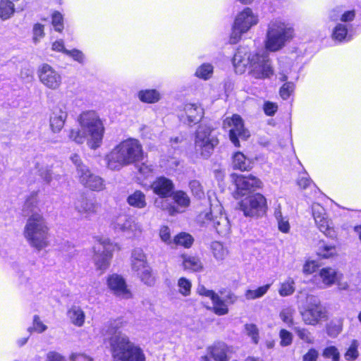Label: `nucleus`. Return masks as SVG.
<instances>
[{"label": "nucleus", "mask_w": 361, "mask_h": 361, "mask_svg": "<svg viewBox=\"0 0 361 361\" xmlns=\"http://www.w3.org/2000/svg\"><path fill=\"white\" fill-rule=\"evenodd\" d=\"M269 284L261 286L256 290H247L245 296L247 300H255L262 297L269 290Z\"/></svg>", "instance_id": "c03bdc74"}, {"label": "nucleus", "mask_w": 361, "mask_h": 361, "mask_svg": "<svg viewBox=\"0 0 361 361\" xmlns=\"http://www.w3.org/2000/svg\"><path fill=\"white\" fill-rule=\"evenodd\" d=\"M65 54L72 57L75 61L80 63H84L85 56L83 53L78 49H74L73 50H66Z\"/></svg>", "instance_id": "bf43d9fd"}, {"label": "nucleus", "mask_w": 361, "mask_h": 361, "mask_svg": "<svg viewBox=\"0 0 361 361\" xmlns=\"http://www.w3.org/2000/svg\"><path fill=\"white\" fill-rule=\"evenodd\" d=\"M74 207L79 214L84 215L85 217L95 214L97 209V204L84 195H80L76 199Z\"/></svg>", "instance_id": "393cba45"}, {"label": "nucleus", "mask_w": 361, "mask_h": 361, "mask_svg": "<svg viewBox=\"0 0 361 361\" xmlns=\"http://www.w3.org/2000/svg\"><path fill=\"white\" fill-rule=\"evenodd\" d=\"M302 321L307 325L315 326L320 321L326 319V310L321 303L320 300L313 295L307 296V305L300 311Z\"/></svg>", "instance_id": "6e6552de"}, {"label": "nucleus", "mask_w": 361, "mask_h": 361, "mask_svg": "<svg viewBox=\"0 0 361 361\" xmlns=\"http://www.w3.org/2000/svg\"><path fill=\"white\" fill-rule=\"evenodd\" d=\"M143 158V150L140 142L133 138L122 141L106 156L107 167L114 171H118L141 161Z\"/></svg>", "instance_id": "7ed1b4c3"}, {"label": "nucleus", "mask_w": 361, "mask_h": 361, "mask_svg": "<svg viewBox=\"0 0 361 361\" xmlns=\"http://www.w3.org/2000/svg\"><path fill=\"white\" fill-rule=\"evenodd\" d=\"M55 159L53 158H45L41 163H37V169L39 176L47 184H49L53 179V168Z\"/></svg>", "instance_id": "a878e982"}, {"label": "nucleus", "mask_w": 361, "mask_h": 361, "mask_svg": "<svg viewBox=\"0 0 361 361\" xmlns=\"http://www.w3.org/2000/svg\"><path fill=\"white\" fill-rule=\"evenodd\" d=\"M37 75L39 81L49 90H57L62 85L61 74L47 63L39 68Z\"/></svg>", "instance_id": "dca6fc26"}, {"label": "nucleus", "mask_w": 361, "mask_h": 361, "mask_svg": "<svg viewBox=\"0 0 361 361\" xmlns=\"http://www.w3.org/2000/svg\"><path fill=\"white\" fill-rule=\"evenodd\" d=\"M240 208L245 216L259 217L266 213L267 200L262 195L257 193L243 200Z\"/></svg>", "instance_id": "9b49d317"}, {"label": "nucleus", "mask_w": 361, "mask_h": 361, "mask_svg": "<svg viewBox=\"0 0 361 361\" xmlns=\"http://www.w3.org/2000/svg\"><path fill=\"white\" fill-rule=\"evenodd\" d=\"M341 275L334 268L324 267L321 269L314 278L315 280L321 281L324 288H329L337 283Z\"/></svg>", "instance_id": "5701e85b"}, {"label": "nucleus", "mask_w": 361, "mask_h": 361, "mask_svg": "<svg viewBox=\"0 0 361 361\" xmlns=\"http://www.w3.org/2000/svg\"><path fill=\"white\" fill-rule=\"evenodd\" d=\"M312 211L314 222L319 231L329 238L336 237V231L332 226V222L328 218L324 208L318 203H314L312 206Z\"/></svg>", "instance_id": "f3484780"}, {"label": "nucleus", "mask_w": 361, "mask_h": 361, "mask_svg": "<svg viewBox=\"0 0 361 361\" xmlns=\"http://www.w3.org/2000/svg\"><path fill=\"white\" fill-rule=\"evenodd\" d=\"M190 189L192 193L198 198H202L204 196V191L200 183L198 180H193L189 183Z\"/></svg>", "instance_id": "5fc2aeb1"}, {"label": "nucleus", "mask_w": 361, "mask_h": 361, "mask_svg": "<svg viewBox=\"0 0 361 361\" xmlns=\"http://www.w3.org/2000/svg\"><path fill=\"white\" fill-rule=\"evenodd\" d=\"M179 292L184 296H188L190 294L191 282L186 278L182 277L178 281Z\"/></svg>", "instance_id": "3c124183"}, {"label": "nucleus", "mask_w": 361, "mask_h": 361, "mask_svg": "<svg viewBox=\"0 0 361 361\" xmlns=\"http://www.w3.org/2000/svg\"><path fill=\"white\" fill-rule=\"evenodd\" d=\"M218 144L219 140L210 126L202 124L199 126L195 138V149L197 154L202 158L207 159Z\"/></svg>", "instance_id": "423d86ee"}, {"label": "nucleus", "mask_w": 361, "mask_h": 361, "mask_svg": "<svg viewBox=\"0 0 361 361\" xmlns=\"http://www.w3.org/2000/svg\"><path fill=\"white\" fill-rule=\"evenodd\" d=\"M71 361H93V359L84 354L73 353L70 356Z\"/></svg>", "instance_id": "774afa93"}, {"label": "nucleus", "mask_w": 361, "mask_h": 361, "mask_svg": "<svg viewBox=\"0 0 361 361\" xmlns=\"http://www.w3.org/2000/svg\"><path fill=\"white\" fill-rule=\"evenodd\" d=\"M174 202L182 208H187L190 204V199L188 195L183 190L173 192L171 195Z\"/></svg>", "instance_id": "e433bc0d"}, {"label": "nucleus", "mask_w": 361, "mask_h": 361, "mask_svg": "<svg viewBox=\"0 0 361 361\" xmlns=\"http://www.w3.org/2000/svg\"><path fill=\"white\" fill-rule=\"evenodd\" d=\"M221 205L212 208L209 213L204 214L202 223L214 228L219 235L226 236L230 233L231 224L226 214L221 212Z\"/></svg>", "instance_id": "9d476101"}, {"label": "nucleus", "mask_w": 361, "mask_h": 361, "mask_svg": "<svg viewBox=\"0 0 361 361\" xmlns=\"http://www.w3.org/2000/svg\"><path fill=\"white\" fill-rule=\"evenodd\" d=\"M151 188L154 194L160 197H171L173 190V182L164 176H160L156 178L151 185Z\"/></svg>", "instance_id": "4be33fe9"}, {"label": "nucleus", "mask_w": 361, "mask_h": 361, "mask_svg": "<svg viewBox=\"0 0 361 361\" xmlns=\"http://www.w3.org/2000/svg\"><path fill=\"white\" fill-rule=\"evenodd\" d=\"M45 361H67L65 356L56 351H49L46 355Z\"/></svg>", "instance_id": "e2e57ef3"}, {"label": "nucleus", "mask_w": 361, "mask_h": 361, "mask_svg": "<svg viewBox=\"0 0 361 361\" xmlns=\"http://www.w3.org/2000/svg\"><path fill=\"white\" fill-rule=\"evenodd\" d=\"M234 183L235 185V197H242L249 193L255 191L257 189L262 187V181L253 176H245L242 175L235 176Z\"/></svg>", "instance_id": "a211bd4d"}, {"label": "nucleus", "mask_w": 361, "mask_h": 361, "mask_svg": "<svg viewBox=\"0 0 361 361\" xmlns=\"http://www.w3.org/2000/svg\"><path fill=\"white\" fill-rule=\"evenodd\" d=\"M70 159L76 167L80 183L92 190L99 191L104 188V180L89 170L88 167L82 163L78 154H72Z\"/></svg>", "instance_id": "0eeeda50"}, {"label": "nucleus", "mask_w": 361, "mask_h": 361, "mask_svg": "<svg viewBox=\"0 0 361 361\" xmlns=\"http://www.w3.org/2000/svg\"><path fill=\"white\" fill-rule=\"evenodd\" d=\"M112 227L116 232L125 233L129 237L140 235L142 231V226L133 217L124 214L114 219Z\"/></svg>", "instance_id": "2eb2a0df"}, {"label": "nucleus", "mask_w": 361, "mask_h": 361, "mask_svg": "<svg viewBox=\"0 0 361 361\" xmlns=\"http://www.w3.org/2000/svg\"><path fill=\"white\" fill-rule=\"evenodd\" d=\"M149 266L147 256L143 250L140 247L134 248L131 253V268L133 271H140V269Z\"/></svg>", "instance_id": "bb28decb"}, {"label": "nucleus", "mask_w": 361, "mask_h": 361, "mask_svg": "<svg viewBox=\"0 0 361 361\" xmlns=\"http://www.w3.org/2000/svg\"><path fill=\"white\" fill-rule=\"evenodd\" d=\"M127 322L122 318L110 322L106 334L114 361H145L142 349L123 332Z\"/></svg>", "instance_id": "f257e3e1"}, {"label": "nucleus", "mask_w": 361, "mask_h": 361, "mask_svg": "<svg viewBox=\"0 0 361 361\" xmlns=\"http://www.w3.org/2000/svg\"><path fill=\"white\" fill-rule=\"evenodd\" d=\"M33 329L38 333H42L47 330V326L44 324L39 319L38 315H35L33 318Z\"/></svg>", "instance_id": "69168bd1"}, {"label": "nucleus", "mask_w": 361, "mask_h": 361, "mask_svg": "<svg viewBox=\"0 0 361 361\" xmlns=\"http://www.w3.org/2000/svg\"><path fill=\"white\" fill-rule=\"evenodd\" d=\"M204 110L202 106L196 104H186L184 106V114L181 118L189 125L198 123L203 117Z\"/></svg>", "instance_id": "b1692460"}, {"label": "nucleus", "mask_w": 361, "mask_h": 361, "mask_svg": "<svg viewBox=\"0 0 361 361\" xmlns=\"http://www.w3.org/2000/svg\"><path fill=\"white\" fill-rule=\"evenodd\" d=\"M360 343L357 340L353 339L348 348L344 357L347 361H355L359 356L358 347Z\"/></svg>", "instance_id": "ea45409f"}, {"label": "nucleus", "mask_w": 361, "mask_h": 361, "mask_svg": "<svg viewBox=\"0 0 361 361\" xmlns=\"http://www.w3.org/2000/svg\"><path fill=\"white\" fill-rule=\"evenodd\" d=\"M15 13L14 4L11 0L0 1V18L6 20L11 18Z\"/></svg>", "instance_id": "f704fd0d"}, {"label": "nucleus", "mask_w": 361, "mask_h": 361, "mask_svg": "<svg viewBox=\"0 0 361 361\" xmlns=\"http://www.w3.org/2000/svg\"><path fill=\"white\" fill-rule=\"evenodd\" d=\"M293 82L285 83L280 89V95L283 99H288L294 90Z\"/></svg>", "instance_id": "13d9d810"}, {"label": "nucleus", "mask_w": 361, "mask_h": 361, "mask_svg": "<svg viewBox=\"0 0 361 361\" xmlns=\"http://www.w3.org/2000/svg\"><path fill=\"white\" fill-rule=\"evenodd\" d=\"M127 202L132 207L142 209L147 206L145 195L140 190H136L127 198Z\"/></svg>", "instance_id": "7c9ffc66"}, {"label": "nucleus", "mask_w": 361, "mask_h": 361, "mask_svg": "<svg viewBox=\"0 0 361 361\" xmlns=\"http://www.w3.org/2000/svg\"><path fill=\"white\" fill-rule=\"evenodd\" d=\"M250 69V73L256 79L268 78L274 74V69L268 54L265 51H263L262 54H252V62Z\"/></svg>", "instance_id": "f8f14e48"}, {"label": "nucleus", "mask_w": 361, "mask_h": 361, "mask_svg": "<svg viewBox=\"0 0 361 361\" xmlns=\"http://www.w3.org/2000/svg\"><path fill=\"white\" fill-rule=\"evenodd\" d=\"M257 22V16L253 13L252 11L249 8H245L235 18L230 42L231 44L237 43L240 39L241 35L249 30L252 26L256 25Z\"/></svg>", "instance_id": "1a4fd4ad"}, {"label": "nucleus", "mask_w": 361, "mask_h": 361, "mask_svg": "<svg viewBox=\"0 0 361 361\" xmlns=\"http://www.w3.org/2000/svg\"><path fill=\"white\" fill-rule=\"evenodd\" d=\"M183 264L185 269H190L194 271H200L202 268L200 259L194 256H183Z\"/></svg>", "instance_id": "c9c22d12"}, {"label": "nucleus", "mask_w": 361, "mask_h": 361, "mask_svg": "<svg viewBox=\"0 0 361 361\" xmlns=\"http://www.w3.org/2000/svg\"><path fill=\"white\" fill-rule=\"evenodd\" d=\"M107 286L113 294L121 299L128 300L133 293L128 288L125 279L120 275L112 274L107 278Z\"/></svg>", "instance_id": "6ab92c4d"}, {"label": "nucleus", "mask_w": 361, "mask_h": 361, "mask_svg": "<svg viewBox=\"0 0 361 361\" xmlns=\"http://www.w3.org/2000/svg\"><path fill=\"white\" fill-rule=\"evenodd\" d=\"M137 277L147 286H152L154 284L155 279L152 275L149 266L135 271Z\"/></svg>", "instance_id": "4c0bfd02"}, {"label": "nucleus", "mask_w": 361, "mask_h": 361, "mask_svg": "<svg viewBox=\"0 0 361 361\" xmlns=\"http://www.w3.org/2000/svg\"><path fill=\"white\" fill-rule=\"evenodd\" d=\"M213 73V66L209 63H204L196 71L195 75L200 78L207 80Z\"/></svg>", "instance_id": "de8ad7c7"}, {"label": "nucleus", "mask_w": 361, "mask_h": 361, "mask_svg": "<svg viewBox=\"0 0 361 361\" xmlns=\"http://www.w3.org/2000/svg\"><path fill=\"white\" fill-rule=\"evenodd\" d=\"M336 253V247L322 244L318 250V255L323 258H329Z\"/></svg>", "instance_id": "8fccbe9b"}, {"label": "nucleus", "mask_w": 361, "mask_h": 361, "mask_svg": "<svg viewBox=\"0 0 361 361\" xmlns=\"http://www.w3.org/2000/svg\"><path fill=\"white\" fill-rule=\"evenodd\" d=\"M295 313V310L293 307H288L283 308L280 314L279 317L286 324H288V326H292L294 325L293 322V314Z\"/></svg>", "instance_id": "49530a36"}, {"label": "nucleus", "mask_w": 361, "mask_h": 361, "mask_svg": "<svg viewBox=\"0 0 361 361\" xmlns=\"http://www.w3.org/2000/svg\"><path fill=\"white\" fill-rule=\"evenodd\" d=\"M52 25L57 32H61L63 25V16L59 12H54L52 15Z\"/></svg>", "instance_id": "6e6d98bb"}, {"label": "nucleus", "mask_w": 361, "mask_h": 361, "mask_svg": "<svg viewBox=\"0 0 361 361\" xmlns=\"http://www.w3.org/2000/svg\"><path fill=\"white\" fill-rule=\"evenodd\" d=\"M212 249L213 255L217 260H224L228 255L227 249L219 242H214L212 244Z\"/></svg>", "instance_id": "37998d69"}, {"label": "nucleus", "mask_w": 361, "mask_h": 361, "mask_svg": "<svg viewBox=\"0 0 361 361\" xmlns=\"http://www.w3.org/2000/svg\"><path fill=\"white\" fill-rule=\"evenodd\" d=\"M193 241L194 239L192 235L186 233L178 234L173 240L176 245H182L186 248L190 247L192 245Z\"/></svg>", "instance_id": "79ce46f5"}, {"label": "nucleus", "mask_w": 361, "mask_h": 361, "mask_svg": "<svg viewBox=\"0 0 361 361\" xmlns=\"http://www.w3.org/2000/svg\"><path fill=\"white\" fill-rule=\"evenodd\" d=\"M22 212L23 216H32L35 214H42L38 207V201L35 195H31L25 201Z\"/></svg>", "instance_id": "cd10ccee"}, {"label": "nucleus", "mask_w": 361, "mask_h": 361, "mask_svg": "<svg viewBox=\"0 0 361 361\" xmlns=\"http://www.w3.org/2000/svg\"><path fill=\"white\" fill-rule=\"evenodd\" d=\"M224 128H228L229 137L235 147H240L239 139L245 140L250 137L249 131L245 128L242 118L233 115L224 121Z\"/></svg>", "instance_id": "4468645a"}, {"label": "nucleus", "mask_w": 361, "mask_h": 361, "mask_svg": "<svg viewBox=\"0 0 361 361\" xmlns=\"http://www.w3.org/2000/svg\"><path fill=\"white\" fill-rule=\"evenodd\" d=\"M252 62V54H250L247 47H240L235 51L233 58V64L235 72L240 74L245 71L247 66H251Z\"/></svg>", "instance_id": "412c9836"}, {"label": "nucleus", "mask_w": 361, "mask_h": 361, "mask_svg": "<svg viewBox=\"0 0 361 361\" xmlns=\"http://www.w3.org/2000/svg\"><path fill=\"white\" fill-rule=\"evenodd\" d=\"M214 312L219 316L225 315L228 312V308L225 302L216 294L212 299Z\"/></svg>", "instance_id": "58836bf2"}, {"label": "nucleus", "mask_w": 361, "mask_h": 361, "mask_svg": "<svg viewBox=\"0 0 361 361\" xmlns=\"http://www.w3.org/2000/svg\"><path fill=\"white\" fill-rule=\"evenodd\" d=\"M355 18V11L354 10L351 11H346L343 12L341 11L340 20L342 23H344L343 24H348V23L352 22Z\"/></svg>", "instance_id": "680f3d73"}, {"label": "nucleus", "mask_w": 361, "mask_h": 361, "mask_svg": "<svg viewBox=\"0 0 361 361\" xmlns=\"http://www.w3.org/2000/svg\"><path fill=\"white\" fill-rule=\"evenodd\" d=\"M293 29L284 23L275 20L269 23L267 33L266 47L271 51L281 49L293 36Z\"/></svg>", "instance_id": "39448f33"}, {"label": "nucleus", "mask_w": 361, "mask_h": 361, "mask_svg": "<svg viewBox=\"0 0 361 361\" xmlns=\"http://www.w3.org/2000/svg\"><path fill=\"white\" fill-rule=\"evenodd\" d=\"M215 361H228V346L224 343H218L208 348Z\"/></svg>", "instance_id": "c85d7f7f"}, {"label": "nucleus", "mask_w": 361, "mask_h": 361, "mask_svg": "<svg viewBox=\"0 0 361 361\" xmlns=\"http://www.w3.org/2000/svg\"><path fill=\"white\" fill-rule=\"evenodd\" d=\"M32 41L37 44L44 37V25L40 23H36L32 29Z\"/></svg>", "instance_id": "603ef678"}, {"label": "nucleus", "mask_w": 361, "mask_h": 361, "mask_svg": "<svg viewBox=\"0 0 361 361\" xmlns=\"http://www.w3.org/2000/svg\"><path fill=\"white\" fill-rule=\"evenodd\" d=\"M281 345L282 346L290 345L293 341V335L286 329H281L279 333Z\"/></svg>", "instance_id": "4d7b16f0"}, {"label": "nucleus", "mask_w": 361, "mask_h": 361, "mask_svg": "<svg viewBox=\"0 0 361 361\" xmlns=\"http://www.w3.org/2000/svg\"><path fill=\"white\" fill-rule=\"evenodd\" d=\"M322 355L326 358H331L333 361H339L340 360V353L335 346L326 348L322 353Z\"/></svg>", "instance_id": "864d4df0"}, {"label": "nucleus", "mask_w": 361, "mask_h": 361, "mask_svg": "<svg viewBox=\"0 0 361 361\" xmlns=\"http://www.w3.org/2000/svg\"><path fill=\"white\" fill-rule=\"evenodd\" d=\"M115 247L116 245L107 239L99 240L94 245V255L93 259L97 269L104 271L109 267L112 252Z\"/></svg>", "instance_id": "ddd939ff"}, {"label": "nucleus", "mask_w": 361, "mask_h": 361, "mask_svg": "<svg viewBox=\"0 0 361 361\" xmlns=\"http://www.w3.org/2000/svg\"><path fill=\"white\" fill-rule=\"evenodd\" d=\"M159 237L166 244H171L173 241L171 238V232L168 226H164L159 230Z\"/></svg>", "instance_id": "052dcab7"}, {"label": "nucleus", "mask_w": 361, "mask_h": 361, "mask_svg": "<svg viewBox=\"0 0 361 361\" xmlns=\"http://www.w3.org/2000/svg\"><path fill=\"white\" fill-rule=\"evenodd\" d=\"M245 334L252 339L255 344L259 341V331L255 324H246L245 325Z\"/></svg>", "instance_id": "a18cd8bd"}, {"label": "nucleus", "mask_w": 361, "mask_h": 361, "mask_svg": "<svg viewBox=\"0 0 361 361\" xmlns=\"http://www.w3.org/2000/svg\"><path fill=\"white\" fill-rule=\"evenodd\" d=\"M49 228L43 214H35L27 219L23 235L30 247L41 251L49 245Z\"/></svg>", "instance_id": "20e7f679"}, {"label": "nucleus", "mask_w": 361, "mask_h": 361, "mask_svg": "<svg viewBox=\"0 0 361 361\" xmlns=\"http://www.w3.org/2000/svg\"><path fill=\"white\" fill-rule=\"evenodd\" d=\"M319 352L314 348H310L302 357V361H317Z\"/></svg>", "instance_id": "0e129e2a"}, {"label": "nucleus", "mask_w": 361, "mask_h": 361, "mask_svg": "<svg viewBox=\"0 0 361 361\" xmlns=\"http://www.w3.org/2000/svg\"><path fill=\"white\" fill-rule=\"evenodd\" d=\"M293 330L295 331L298 336L305 343L312 344L314 342V337L307 329L305 328L295 326L293 328Z\"/></svg>", "instance_id": "09e8293b"}, {"label": "nucleus", "mask_w": 361, "mask_h": 361, "mask_svg": "<svg viewBox=\"0 0 361 361\" xmlns=\"http://www.w3.org/2000/svg\"><path fill=\"white\" fill-rule=\"evenodd\" d=\"M348 24L338 23L333 30L332 38L338 42L350 40V35L348 33Z\"/></svg>", "instance_id": "473e14b6"}, {"label": "nucleus", "mask_w": 361, "mask_h": 361, "mask_svg": "<svg viewBox=\"0 0 361 361\" xmlns=\"http://www.w3.org/2000/svg\"><path fill=\"white\" fill-rule=\"evenodd\" d=\"M138 98L142 102L152 104L159 102L161 97L156 90H145L138 92Z\"/></svg>", "instance_id": "72a5a7b5"}, {"label": "nucleus", "mask_w": 361, "mask_h": 361, "mask_svg": "<svg viewBox=\"0 0 361 361\" xmlns=\"http://www.w3.org/2000/svg\"><path fill=\"white\" fill-rule=\"evenodd\" d=\"M67 315L70 319L71 323L75 326L78 327H81L83 326L85 319V314L80 307H71L68 310Z\"/></svg>", "instance_id": "c756f323"}, {"label": "nucleus", "mask_w": 361, "mask_h": 361, "mask_svg": "<svg viewBox=\"0 0 361 361\" xmlns=\"http://www.w3.org/2000/svg\"><path fill=\"white\" fill-rule=\"evenodd\" d=\"M317 264L314 261H307L303 266L302 271L305 274H310L316 271Z\"/></svg>", "instance_id": "338daca9"}, {"label": "nucleus", "mask_w": 361, "mask_h": 361, "mask_svg": "<svg viewBox=\"0 0 361 361\" xmlns=\"http://www.w3.org/2000/svg\"><path fill=\"white\" fill-rule=\"evenodd\" d=\"M68 117L67 108L63 104L54 106L49 116V126L54 133L61 132Z\"/></svg>", "instance_id": "aec40b11"}, {"label": "nucleus", "mask_w": 361, "mask_h": 361, "mask_svg": "<svg viewBox=\"0 0 361 361\" xmlns=\"http://www.w3.org/2000/svg\"><path fill=\"white\" fill-rule=\"evenodd\" d=\"M80 130H71L68 137L73 141L82 144L87 140L88 146L98 148L103 140L104 126L98 114L94 111L82 113L78 118Z\"/></svg>", "instance_id": "f03ea898"}, {"label": "nucleus", "mask_w": 361, "mask_h": 361, "mask_svg": "<svg viewBox=\"0 0 361 361\" xmlns=\"http://www.w3.org/2000/svg\"><path fill=\"white\" fill-rule=\"evenodd\" d=\"M233 167L242 171L252 168L251 161L241 152H236L233 157Z\"/></svg>", "instance_id": "2f4dec72"}, {"label": "nucleus", "mask_w": 361, "mask_h": 361, "mask_svg": "<svg viewBox=\"0 0 361 361\" xmlns=\"http://www.w3.org/2000/svg\"><path fill=\"white\" fill-rule=\"evenodd\" d=\"M294 280L292 278H288L281 284L279 293L281 296L286 297L292 295L295 291Z\"/></svg>", "instance_id": "a19ab883"}]
</instances>
